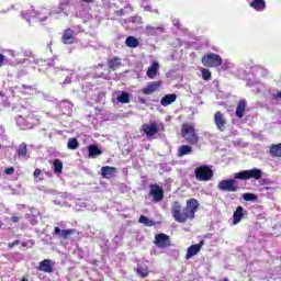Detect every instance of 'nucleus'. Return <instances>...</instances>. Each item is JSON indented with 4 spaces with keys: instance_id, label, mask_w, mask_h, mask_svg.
Masks as SVG:
<instances>
[{
    "instance_id": "obj_1",
    "label": "nucleus",
    "mask_w": 281,
    "mask_h": 281,
    "mask_svg": "<svg viewBox=\"0 0 281 281\" xmlns=\"http://www.w3.org/2000/svg\"><path fill=\"white\" fill-rule=\"evenodd\" d=\"M196 210H199V200L190 199L187 201V206L184 209H181L179 202H175L171 213L177 223H186V221H192V218H194Z\"/></svg>"
},
{
    "instance_id": "obj_2",
    "label": "nucleus",
    "mask_w": 281,
    "mask_h": 281,
    "mask_svg": "<svg viewBox=\"0 0 281 281\" xmlns=\"http://www.w3.org/2000/svg\"><path fill=\"white\" fill-rule=\"evenodd\" d=\"M234 179H240V180H248V179H256L257 181L262 179V170L258 168H254L250 170H244L240 172H236L234 175Z\"/></svg>"
},
{
    "instance_id": "obj_3",
    "label": "nucleus",
    "mask_w": 281,
    "mask_h": 281,
    "mask_svg": "<svg viewBox=\"0 0 281 281\" xmlns=\"http://www.w3.org/2000/svg\"><path fill=\"white\" fill-rule=\"evenodd\" d=\"M181 133L182 137L186 138L188 144H199V135L196 134V131H194V126L190 124H183Z\"/></svg>"
},
{
    "instance_id": "obj_4",
    "label": "nucleus",
    "mask_w": 281,
    "mask_h": 281,
    "mask_svg": "<svg viewBox=\"0 0 281 281\" xmlns=\"http://www.w3.org/2000/svg\"><path fill=\"white\" fill-rule=\"evenodd\" d=\"M202 64L204 67H221L223 58L218 54L211 53L202 57Z\"/></svg>"
},
{
    "instance_id": "obj_5",
    "label": "nucleus",
    "mask_w": 281,
    "mask_h": 281,
    "mask_svg": "<svg viewBox=\"0 0 281 281\" xmlns=\"http://www.w3.org/2000/svg\"><path fill=\"white\" fill-rule=\"evenodd\" d=\"M214 177V172L210 167L203 165L198 168H195V178L198 181H210Z\"/></svg>"
},
{
    "instance_id": "obj_6",
    "label": "nucleus",
    "mask_w": 281,
    "mask_h": 281,
    "mask_svg": "<svg viewBox=\"0 0 281 281\" xmlns=\"http://www.w3.org/2000/svg\"><path fill=\"white\" fill-rule=\"evenodd\" d=\"M217 189L221 192H238V186L236 184V179H226L217 183Z\"/></svg>"
},
{
    "instance_id": "obj_7",
    "label": "nucleus",
    "mask_w": 281,
    "mask_h": 281,
    "mask_svg": "<svg viewBox=\"0 0 281 281\" xmlns=\"http://www.w3.org/2000/svg\"><path fill=\"white\" fill-rule=\"evenodd\" d=\"M113 104H128L131 102V93L116 90L112 93Z\"/></svg>"
},
{
    "instance_id": "obj_8",
    "label": "nucleus",
    "mask_w": 281,
    "mask_h": 281,
    "mask_svg": "<svg viewBox=\"0 0 281 281\" xmlns=\"http://www.w3.org/2000/svg\"><path fill=\"white\" fill-rule=\"evenodd\" d=\"M149 196H153L154 203H160V201H164V189L158 184H150Z\"/></svg>"
},
{
    "instance_id": "obj_9",
    "label": "nucleus",
    "mask_w": 281,
    "mask_h": 281,
    "mask_svg": "<svg viewBox=\"0 0 281 281\" xmlns=\"http://www.w3.org/2000/svg\"><path fill=\"white\" fill-rule=\"evenodd\" d=\"M23 19H26L30 22V19H37V21H46L47 20V10H42V13H37L36 11L22 12Z\"/></svg>"
},
{
    "instance_id": "obj_10",
    "label": "nucleus",
    "mask_w": 281,
    "mask_h": 281,
    "mask_svg": "<svg viewBox=\"0 0 281 281\" xmlns=\"http://www.w3.org/2000/svg\"><path fill=\"white\" fill-rule=\"evenodd\" d=\"M214 123L216 125L217 131H221L222 133L225 132V128L227 126V119H225L224 113L216 112L214 114Z\"/></svg>"
},
{
    "instance_id": "obj_11",
    "label": "nucleus",
    "mask_w": 281,
    "mask_h": 281,
    "mask_svg": "<svg viewBox=\"0 0 281 281\" xmlns=\"http://www.w3.org/2000/svg\"><path fill=\"white\" fill-rule=\"evenodd\" d=\"M142 131L147 137H155V135L159 133V125L156 123L144 124Z\"/></svg>"
},
{
    "instance_id": "obj_12",
    "label": "nucleus",
    "mask_w": 281,
    "mask_h": 281,
    "mask_svg": "<svg viewBox=\"0 0 281 281\" xmlns=\"http://www.w3.org/2000/svg\"><path fill=\"white\" fill-rule=\"evenodd\" d=\"M54 265H56L52 259H44L40 262L37 269L44 273H54Z\"/></svg>"
},
{
    "instance_id": "obj_13",
    "label": "nucleus",
    "mask_w": 281,
    "mask_h": 281,
    "mask_svg": "<svg viewBox=\"0 0 281 281\" xmlns=\"http://www.w3.org/2000/svg\"><path fill=\"white\" fill-rule=\"evenodd\" d=\"M61 43L65 45H74V43H76V34L74 33V30L67 29L64 31Z\"/></svg>"
},
{
    "instance_id": "obj_14",
    "label": "nucleus",
    "mask_w": 281,
    "mask_h": 281,
    "mask_svg": "<svg viewBox=\"0 0 281 281\" xmlns=\"http://www.w3.org/2000/svg\"><path fill=\"white\" fill-rule=\"evenodd\" d=\"M76 229H60V227L56 226L54 228L53 236H57V238H64L67 240L72 234H75Z\"/></svg>"
},
{
    "instance_id": "obj_15",
    "label": "nucleus",
    "mask_w": 281,
    "mask_h": 281,
    "mask_svg": "<svg viewBox=\"0 0 281 281\" xmlns=\"http://www.w3.org/2000/svg\"><path fill=\"white\" fill-rule=\"evenodd\" d=\"M154 243L156 247L164 249V247H168V245H170V237L166 234H158L156 235Z\"/></svg>"
},
{
    "instance_id": "obj_16",
    "label": "nucleus",
    "mask_w": 281,
    "mask_h": 281,
    "mask_svg": "<svg viewBox=\"0 0 281 281\" xmlns=\"http://www.w3.org/2000/svg\"><path fill=\"white\" fill-rule=\"evenodd\" d=\"M159 87H161V81L148 82L147 86L143 89V93H145V95H150L151 93H155Z\"/></svg>"
},
{
    "instance_id": "obj_17",
    "label": "nucleus",
    "mask_w": 281,
    "mask_h": 281,
    "mask_svg": "<svg viewBox=\"0 0 281 281\" xmlns=\"http://www.w3.org/2000/svg\"><path fill=\"white\" fill-rule=\"evenodd\" d=\"M117 169L115 167L105 166L101 168V175L104 179H112L115 176Z\"/></svg>"
},
{
    "instance_id": "obj_18",
    "label": "nucleus",
    "mask_w": 281,
    "mask_h": 281,
    "mask_svg": "<svg viewBox=\"0 0 281 281\" xmlns=\"http://www.w3.org/2000/svg\"><path fill=\"white\" fill-rule=\"evenodd\" d=\"M246 213H247V211H245V209L243 206H238L233 214L234 225H238V223H240V221H243V216H245Z\"/></svg>"
},
{
    "instance_id": "obj_19",
    "label": "nucleus",
    "mask_w": 281,
    "mask_h": 281,
    "mask_svg": "<svg viewBox=\"0 0 281 281\" xmlns=\"http://www.w3.org/2000/svg\"><path fill=\"white\" fill-rule=\"evenodd\" d=\"M201 247H203V241L196 245H192L187 250V259L190 260V258H193V256H196L201 251Z\"/></svg>"
},
{
    "instance_id": "obj_20",
    "label": "nucleus",
    "mask_w": 281,
    "mask_h": 281,
    "mask_svg": "<svg viewBox=\"0 0 281 281\" xmlns=\"http://www.w3.org/2000/svg\"><path fill=\"white\" fill-rule=\"evenodd\" d=\"M159 33L160 34L164 33V27H161V26L155 27V26H150V25L145 27V34L147 36H156V34H159Z\"/></svg>"
},
{
    "instance_id": "obj_21",
    "label": "nucleus",
    "mask_w": 281,
    "mask_h": 281,
    "mask_svg": "<svg viewBox=\"0 0 281 281\" xmlns=\"http://www.w3.org/2000/svg\"><path fill=\"white\" fill-rule=\"evenodd\" d=\"M122 66V59L114 57L108 60V67L109 69H111L112 71H115L117 69H120V67Z\"/></svg>"
},
{
    "instance_id": "obj_22",
    "label": "nucleus",
    "mask_w": 281,
    "mask_h": 281,
    "mask_svg": "<svg viewBox=\"0 0 281 281\" xmlns=\"http://www.w3.org/2000/svg\"><path fill=\"white\" fill-rule=\"evenodd\" d=\"M247 109V101L245 99L240 100L237 104L236 115L237 117H245V110Z\"/></svg>"
},
{
    "instance_id": "obj_23",
    "label": "nucleus",
    "mask_w": 281,
    "mask_h": 281,
    "mask_svg": "<svg viewBox=\"0 0 281 281\" xmlns=\"http://www.w3.org/2000/svg\"><path fill=\"white\" fill-rule=\"evenodd\" d=\"M32 116H27L26 119H23V116H19L16 119V124L21 126L22 128H32Z\"/></svg>"
},
{
    "instance_id": "obj_24",
    "label": "nucleus",
    "mask_w": 281,
    "mask_h": 281,
    "mask_svg": "<svg viewBox=\"0 0 281 281\" xmlns=\"http://www.w3.org/2000/svg\"><path fill=\"white\" fill-rule=\"evenodd\" d=\"M46 177H52V172H47V171H43L41 169H35L33 177L35 179V181H43Z\"/></svg>"
},
{
    "instance_id": "obj_25",
    "label": "nucleus",
    "mask_w": 281,
    "mask_h": 281,
    "mask_svg": "<svg viewBox=\"0 0 281 281\" xmlns=\"http://www.w3.org/2000/svg\"><path fill=\"white\" fill-rule=\"evenodd\" d=\"M177 101V94H166L161 100H160V104L162 106H168L170 104H172V102Z\"/></svg>"
},
{
    "instance_id": "obj_26",
    "label": "nucleus",
    "mask_w": 281,
    "mask_h": 281,
    "mask_svg": "<svg viewBox=\"0 0 281 281\" xmlns=\"http://www.w3.org/2000/svg\"><path fill=\"white\" fill-rule=\"evenodd\" d=\"M157 71H159V63L154 61L151 66L147 69L148 78H155V76H157Z\"/></svg>"
},
{
    "instance_id": "obj_27",
    "label": "nucleus",
    "mask_w": 281,
    "mask_h": 281,
    "mask_svg": "<svg viewBox=\"0 0 281 281\" xmlns=\"http://www.w3.org/2000/svg\"><path fill=\"white\" fill-rule=\"evenodd\" d=\"M250 8H254L257 12H262L266 8L265 0H252L250 2Z\"/></svg>"
},
{
    "instance_id": "obj_28",
    "label": "nucleus",
    "mask_w": 281,
    "mask_h": 281,
    "mask_svg": "<svg viewBox=\"0 0 281 281\" xmlns=\"http://www.w3.org/2000/svg\"><path fill=\"white\" fill-rule=\"evenodd\" d=\"M125 45H127V47H131L132 49H135V47H138L139 45V40L135 38V36H128L125 40Z\"/></svg>"
},
{
    "instance_id": "obj_29",
    "label": "nucleus",
    "mask_w": 281,
    "mask_h": 281,
    "mask_svg": "<svg viewBox=\"0 0 281 281\" xmlns=\"http://www.w3.org/2000/svg\"><path fill=\"white\" fill-rule=\"evenodd\" d=\"M190 153H192V147L188 145H182L178 149L179 157H186V155H190Z\"/></svg>"
},
{
    "instance_id": "obj_30",
    "label": "nucleus",
    "mask_w": 281,
    "mask_h": 281,
    "mask_svg": "<svg viewBox=\"0 0 281 281\" xmlns=\"http://www.w3.org/2000/svg\"><path fill=\"white\" fill-rule=\"evenodd\" d=\"M16 153H18L19 157H23V158L27 159V144L22 143L19 146Z\"/></svg>"
},
{
    "instance_id": "obj_31",
    "label": "nucleus",
    "mask_w": 281,
    "mask_h": 281,
    "mask_svg": "<svg viewBox=\"0 0 281 281\" xmlns=\"http://www.w3.org/2000/svg\"><path fill=\"white\" fill-rule=\"evenodd\" d=\"M270 155L272 157H281V143L277 145H272L270 147Z\"/></svg>"
},
{
    "instance_id": "obj_32",
    "label": "nucleus",
    "mask_w": 281,
    "mask_h": 281,
    "mask_svg": "<svg viewBox=\"0 0 281 281\" xmlns=\"http://www.w3.org/2000/svg\"><path fill=\"white\" fill-rule=\"evenodd\" d=\"M88 150L90 157H98V155H102V150H100V148H98L95 145H90Z\"/></svg>"
},
{
    "instance_id": "obj_33",
    "label": "nucleus",
    "mask_w": 281,
    "mask_h": 281,
    "mask_svg": "<svg viewBox=\"0 0 281 281\" xmlns=\"http://www.w3.org/2000/svg\"><path fill=\"white\" fill-rule=\"evenodd\" d=\"M138 223H140L142 225H145L146 227H153V225H155V222L144 215H142L138 220Z\"/></svg>"
},
{
    "instance_id": "obj_34",
    "label": "nucleus",
    "mask_w": 281,
    "mask_h": 281,
    "mask_svg": "<svg viewBox=\"0 0 281 281\" xmlns=\"http://www.w3.org/2000/svg\"><path fill=\"white\" fill-rule=\"evenodd\" d=\"M53 167L56 175H60V172H63V161L60 159H55Z\"/></svg>"
},
{
    "instance_id": "obj_35",
    "label": "nucleus",
    "mask_w": 281,
    "mask_h": 281,
    "mask_svg": "<svg viewBox=\"0 0 281 281\" xmlns=\"http://www.w3.org/2000/svg\"><path fill=\"white\" fill-rule=\"evenodd\" d=\"M59 106H60L63 113H69V111H71V109H72L74 105H72L71 102H69V101H63V102L59 104Z\"/></svg>"
},
{
    "instance_id": "obj_36",
    "label": "nucleus",
    "mask_w": 281,
    "mask_h": 281,
    "mask_svg": "<svg viewBox=\"0 0 281 281\" xmlns=\"http://www.w3.org/2000/svg\"><path fill=\"white\" fill-rule=\"evenodd\" d=\"M78 139L77 138H69L68 139V144H67V148L69 150H78Z\"/></svg>"
},
{
    "instance_id": "obj_37",
    "label": "nucleus",
    "mask_w": 281,
    "mask_h": 281,
    "mask_svg": "<svg viewBox=\"0 0 281 281\" xmlns=\"http://www.w3.org/2000/svg\"><path fill=\"white\" fill-rule=\"evenodd\" d=\"M136 272L140 278H147L148 277V268L146 266H138L136 268Z\"/></svg>"
},
{
    "instance_id": "obj_38",
    "label": "nucleus",
    "mask_w": 281,
    "mask_h": 281,
    "mask_svg": "<svg viewBox=\"0 0 281 281\" xmlns=\"http://www.w3.org/2000/svg\"><path fill=\"white\" fill-rule=\"evenodd\" d=\"M32 214H26L25 218L31 223V225H38V220L36 215H34V211H31Z\"/></svg>"
},
{
    "instance_id": "obj_39",
    "label": "nucleus",
    "mask_w": 281,
    "mask_h": 281,
    "mask_svg": "<svg viewBox=\"0 0 281 281\" xmlns=\"http://www.w3.org/2000/svg\"><path fill=\"white\" fill-rule=\"evenodd\" d=\"M126 12H133V7L127 5L124 9L116 11V16H124Z\"/></svg>"
},
{
    "instance_id": "obj_40",
    "label": "nucleus",
    "mask_w": 281,
    "mask_h": 281,
    "mask_svg": "<svg viewBox=\"0 0 281 281\" xmlns=\"http://www.w3.org/2000/svg\"><path fill=\"white\" fill-rule=\"evenodd\" d=\"M257 71L259 75L262 76V78H269V70L262 66L257 67Z\"/></svg>"
},
{
    "instance_id": "obj_41",
    "label": "nucleus",
    "mask_w": 281,
    "mask_h": 281,
    "mask_svg": "<svg viewBox=\"0 0 281 281\" xmlns=\"http://www.w3.org/2000/svg\"><path fill=\"white\" fill-rule=\"evenodd\" d=\"M65 10H67V4L61 3L59 4L58 9L53 12L54 14H60V12H63L64 16H67V12H65Z\"/></svg>"
},
{
    "instance_id": "obj_42",
    "label": "nucleus",
    "mask_w": 281,
    "mask_h": 281,
    "mask_svg": "<svg viewBox=\"0 0 281 281\" xmlns=\"http://www.w3.org/2000/svg\"><path fill=\"white\" fill-rule=\"evenodd\" d=\"M243 199L244 201H258V198L254 193H244Z\"/></svg>"
},
{
    "instance_id": "obj_43",
    "label": "nucleus",
    "mask_w": 281,
    "mask_h": 281,
    "mask_svg": "<svg viewBox=\"0 0 281 281\" xmlns=\"http://www.w3.org/2000/svg\"><path fill=\"white\" fill-rule=\"evenodd\" d=\"M202 78L203 80H210L212 78V72L207 68L202 69Z\"/></svg>"
},
{
    "instance_id": "obj_44",
    "label": "nucleus",
    "mask_w": 281,
    "mask_h": 281,
    "mask_svg": "<svg viewBox=\"0 0 281 281\" xmlns=\"http://www.w3.org/2000/svg\"><path fill=\"white\" fill-rule=\"evenodd\" d=\"M142 21V18L139 16H132L128 20L124 21V23L128 22V23H139Z\"/></svg>"
},
{
    "instance_id": "obj_45",
    "label": "nucleus",
    "mask_w": 281,
    "mask_h": 281,
    "mask_svg": "<svg viewBox=\"0 0 281 281\" xmlns=\"http://www.w3.org/2000/svg\"><path fill=\"white\" fill-rule=\"evenodd\" d=\"M20 243H21L20 240H15V241H13V243H10V244L8 245V247H9V249H12V248L16 247V245H19Z\"/></svg>"
},
{
    "instance_id": "obj_46",
    "label": "nucleus",
    "mask_w": 281,
    "mask_h": 281,
    "mask_svg": "<svg viewBox=\"0 0 281 281\" xmlns=\"http://www.w3.org/2000/svg\"><path fill=\"white\" fill-rule=\"evenodd\" d=\"M20 65H23V63H34V60H31L30 58H23L18 61Z\"/></svg>"
},
{
    "instance_id": "obj_47",
    "label": "nucleus",
    "mask_w": 281,
    "mask_h": 281,
    "mask_svg": "<svg viewBox=\"0 0 281 281\" xmlns=\"http://www.w3.org/2000/svg\"><path fill=\"white\" fill-rule=\"evenodd\" d=\"M3 63H5V56L0 54V67H3Z\"/></svg>"
},
{
    "instance_id": "obj_48",
    "label": "nucleus",
    "mask_w": 281,
    "mask_h": 281,
    "mask_svg": "<svg viewBox=\"0 0 281 281\" xmlns=\"http://www.w3.org/2000/svg\"><path fill=\"white\" fill-rule=\"evenodd\" d=\"M5 175H14V169L12 167L5 169Z\"/></svg>"
},
{
    "instance_id": "obj_49",
    "label": "nucleus",
    "mask_w": 281,
    "mask_h": 281,
    "mask_svg": "<svg viewBox=\"0 0 281 281\" xmlns=\"http://www.w3.org/2000/svg\"><path fill=\"white\" fill-rule=\"evenodd\" d=\"M64 85H71V77L67 76Z\"/></svg>"
},
{
    "instance_id": "obj_50",
    "label": "nucleus",
    "mask_w": 281,
    "mask_h": 281,
    "mask_svg": "<svg viewBox=\"0 0 281 281\" xmlns=\"http://www.w3.org/2000/svg\"><path fill=\"white\" fill-rule=\"evenodd\" d=\"M173 25H175L176 27H181V24H180L179 21H177V20H173Z\"/></svg>"
},
{
    "instance_id": "obj_51",
    "label": "nucleus",
    "mask_w": 281,
    "mask_h": 281,
    "mask_svg": "<svg viewBox=\"0 0 281 281\" xmlns=\"http://www.w3.org/2000/svg\"><path fill=\"white\" fill-rule=\"evenodd\" d=\"M48 65L54 67L56 65V59H52L50 61H48Z\"/></svg>"
},
{
    "instance_id": "obj_52",
    "label": "nucleus",
    "mask_w": 281,
    "mask_h": 281,
    "mask_svg": "<svg viewBox=\"0 0 281 281\" xmlns=\"http://www.w3.org/2000/svg\"><path fill=\"white\" fill-rule=\"evenodd\" d=\"M19 221H20L19 216H13V217H12V222H13V223H19Z\"/></svg>"
},
{
    "instance_id": "obj_53",
    "label": "nucleus",
    "mask_w": 281,
    "mask_h": 281,
    "mask_svg": "<svg viewBox=\"0 0 281 281\" xmlns=\"http://www.w3.org/2000/svg\"><path fill=\"white\" fill-rule=\"evenodd\" d=\"M274 98H281V91H279V92H277L276 94H274Z\"/></svg>"
},
{
    "instance_id": "obj_54",
    "label": "nucleus",
    "mask_w": 281,
    "mask_h": 281,
    "mask_svg": "<svg viewBox=\"0 0 281 281\" xmlns=\"http://www.w3.org/2000/svg\"><path fill=\"white\" fill-rule=\"evenodd\" d=\"M85 3H93V0H82Z\"/></svg>"
},
{
    "instance_id": "obj_55",
    "label": "nucleus",
    "mask_w": 281,
    "mask_h": 281,
    "mask_svg": "<svg viewBox=\"0 0 281 281\" xmlns=\"http://www.w3.org/2000/svg\"><path fill=\"white\" fill-rule=\"evenodd\" d=\"M144 10H146V12H148V10H150L149 5L144 7Z\"/></svg>"
},
{
    "instance_id": "obj_56",
    "label": "nucleus",
    "mask_w": 281,
    "mask_h": 281,
    "mask_svg": "<svg viewBox=\"0 0 281 281\" xmlns=\"http://www.w3.org/2000/svg\"><path fill=\"white\" fill-rule=\"evenodd\" d=\"M25 56H32V52L25 53Z\"/></svg>"
},
{
    "instance_id": "obj_57",
    "label": "nucleus",
    "mask_w": 281,
    "mask_h": 281,
    "mask_svg": "<svg viewBox=\"0 0 281 281\" xmlns=\"http://www.w3.org/2000/svg\"><path fill=\"white\" fill-rule=\"evenodd\" d=\"M58 69H60V68H58V67L54 68V71H58Z\"/></svg>"
},
{
    "instance_id": "obj_58",
    "label": "nucleus",
    "mask_w": 281,
    "mask_h": 281,
    "mask_svg": "<svg viewBox=\"0 0 281 281\" xmlns=\"http://www.w3.org/2000/svg\"><path fill=\"white\" fill-rule=\"evenodd\" d=\"M22 281H27V279L24 277V278H22Z\"/></svg>"
}]
</instances>
